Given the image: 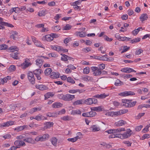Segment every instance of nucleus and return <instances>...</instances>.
I'll list each match as a JSON object with an SVG mask.
<instances>
[{
  "mask_svg": "<svg viewBox=\"0 0 150 150\" xmlns=\"http://www.w3.org/2000/svg\"><path fill=\"white\" fill-rule=\"evenodd\" d=\"M140 40L141 38H137L131 40V42L132 44H134L137 42H139L140 41Z\"/></svg>",
  "mask_w": 150,
  "mask_h": 150,
  "instance_id": "58836bf2",
  "label": "nucleus"
},
{
  "mask_svg": "<svg viewBox=\"0 0 150 150\" xmlns=\"http://www.w3.org/2000/svg\"><path fill=\"white\" fill-rule=\"evenodd\" d=\"M90 69L88 67H86L85 68L83 69V72L86 74H88L89 72Z\"/></svg>",
  "mask_w": 150,
  "mask_h": 150,
  "instance_id": "864d4df0",
  "label": "nucleus"
},
{
  "mask_svg": "<svg viewBox=\"0 0 150 150\" xmlns=\"http://www.w3.org/2000/svg\"><path fill=\"white\" fill-rule=\"evenodd\" d=\"M26 127H27V125L17 127L14 129V130L18 132L23 130Z\"/></svg>",
  "mask_w": 150,
  "mask_h": 150,
  "instance_id": "393cba45",
  "label": "nucleus"
},
{
  "mask_svg": "<svg viewBox=\"0 0 150 150\" xmlns=\"http://www.w3.org/2000/svg\"><path fill=\"white\" fill-rule=\"evenodd\" d=\"M51 48L52 49L57 51H60L61 50H62L61 47L59 46L57 47L51 46Z\"/></svg>",
  "mask_w": 150,
  "mask_h": 150,
  "instance_id": "a19ab883",
  "label": "nucleus"
},
{
  "mask_svg": "<svg viewBox=\"0 0 150 150\" xmlns=\"http://www.w3.org/2000/svg\"><path fill=\"white\" fill-rule=\"evenodd\" d=\"M31 65V64L29 60H25L23 63L20 65V67L23 69H25Z\"/></svg>",
  "mask_w": 150,
  "mask_h": 150,
  "instance_id": "0eeeda50",
  "label": "nucleus"
},
{
  "mask_svg": "<svg viewBox=\"0 0 150 150\" xmlns=\"http://www.w3.org/2000/svg\"><path fill=\"white\" fill-rule=\"evenodd\" d=\"M83 103L87 105H90L93 103L92 98H89L87 99L83 100Z\"/></svg>",
  "mask_w": 150,
  "mask_h": 150,
  "instance_id": "5701e85b",
  "label": "nucleus"
},
{
  "mask_svg": "<svg viewBox=\"0 0 150 150\" xmlns=\"http://www.w3.org/2000/svg\"><path fill=\"white\" fill-rule=\"evenodd\" d=\"M79 137V136H77L74 138H69L67 139V140L69 142H74L77 140Z\"/></svg>",
  "mask_w": 150,
  "mask_h": 150,
  "instance_id": "72a5a7b5",
  "label": "nucleus"
},
{
  "mask_svg": "<svg viewBox=\"0 0 150 150\" xmlns=\"http://www.w3.org/2000/svg\"><path fill=\"white\" fill-rule=\"evenodd\" d=\"M129 49V47H127V46H125L123 47V50L122 51L121 53H122L127 51Z\"/></svg>",
  "mask_w": 150,
  "mask_h": 150,
  "instance_id": "69168bd1",
  "label": "nucleus"
},
{
  "mask_svg": "<svg viewBox=\"0 0 150 150\" xmlns=\"http://www.w3.org/2000/svg\"><path fill=\"white\" fill-rule=\"evenodd\" d=\"M91 110L94 111L98 112L101 111H102V109L101 106H99L97 107H94L92 108Z\"/></svg>",
  "mask_w": 150,
  "mask_h": 150,
  "instance_id": "473e14b6",
  "label": "nucleus"
},
{
  "mask_svg": "<svg viewBox=\"0 0 150 150\" xmlns=\"http://www.w3.org/2000/svg\"><path fill=\"white\" fill-rule=\"evenodd\" d=\"M60 75V74L57 72H52L51 73L50 77L53 79H56L59 77Z\"/></svg>",
  "mask_w": 150,
  "mask_h": 150,
  "instance_id": "f8f14e48",
  "label": "nucleus"
},
{
  "mask_svg": "<svg viewBox=\"0 0 150 150\" xmlns=\"http://www.w3.org/2000/svg\"><path fill=\"white\" fill-rule=\"evenodd\" d=\"M126 123V122L125 121H124L123 120H121L117 122H116L115 124V126H120L124 125Z\"/></svg>",
  "mask_w": 150,
  "mask_h": 150,
  "instance_id": "6ab92c4d",
  "label": "nucleus"
},
{
  "mask_svg": "<svg viewBox=\"0 0 150 150\" xmlns=\"http://www.w3.org/2000/svg\"><path fill=\"white\" fill-rule=\"evenodd\" d=\"M113 130L114 133L117 134V133H120L122 131H125V128L120 127L116 129H113Z\"/></svg>",
  "mask_w": 150,
  "mask_h": 150,
  "instance_id": "412c9836",
  "label": "nucleus"
},
{
  "mask_svg": "<svg viewBox=\"0 0 150 150\" xmlns=\"http://www.w3.org/2000/svg\"><path fill=\"white\" fill-rule=\"evenodd\" d=\"M13 124V122L12 121H8L6 122H4L2 124H0V127H3L6 126H9Z\"/></svg>",
  "mask_w": 150,
  "mask_h": 150,
  "instance_id": "2eb2a0df",
  "label": "nucleus"
},
{
  "mask_svg": "<svg viewBox=\"0 0 150 150\" xmlns=\"http://www.w3.org/2000/svg\"><path fill=\"white\" fill-rule=\"evenodd\" d=\"M41 58H47V59L49 58L48 57H45L44 56H40L39 58L37 59L36 60V64L37 65H41V64L42 63L43 61L42 59Z\"/></svg>",
  "mask_w": 150,
  "mask_h": 150,
  "instance_id": "ddd939ff",
  "label": "nucleus"
},
{
  "mask_svg": "<svg viewBox=\"0 0 150 150\" xmlns=\"http://www.w3.org/2000/svg\"><path fill=\"white\" fill-rule=\"evenodd\" d=\"M148 18L147 15L146 13L142 14L140 17V20L142 22L147 20Z\"/></svg>",
  "mask_w": 150,
  "mask_h": 150,
  "instance_id": "4be33fe9",
  "label": "nucleus"
},
{
  "mask_svg": "<svg viewBox=\"0 0 150 150\" xmlns=\"http://www.w3.org/2000/svg\"><path fill=\"white\" fill-rule=\"evenodd\" d=\"M123 84V82L121 81L120 80L117 79L115 83V85L116 86H119L122 85Z\"/></svg>",
  "mask_w": 150,
  "mask_h": 150,
  "instance_id": "f704fd0d",
  "label": "nucleus"
},
{
  "mask_svg": "<svg viewBox=\"0 0 150 150\" xmlns=\"http://www.w3.org/2000/svg\"><path fill=\"white\" fill-rule=\"evenodd\" d=\"M76 34L77 36H79L80 37H85L86 35V33L83 32H76Z\"/></svg>",
  "mask_w": 150,
  "mask_h": 150,
  "instance_id": "aec40b11",
  "label": "nucleus"
},
{
  "mask_svg": "<svg viewBox=\"0 0 150 150\" xmlns=\"http://www.w3.org/2000/svg\"><path fill=\"white\" fill-rule=\"evenodd\" d=\"M91 128H92V130L93 132L97 131L100 130L99 128L96 125H93Z\"/></svg>",
  "mask_w": 150,
  "mask_h": 150,
  "instance_id": "37998d69",
  "label": "nucleus"
},
{
  "mask_svg": "<svg viewBox=\"0 0 150 150\" xmlns=\"http://www.w3.org/2000/svg\"><path fill=\"white\" fill-rule=\"evenodd\" d=\"M93 74L94 76L101 75V70L98 68V69L96 70V71L93 73Z\"/></svg>",
  "mask_w": 150,
  "mask_h": 150,
  "instance_id": "4c0bfd02",
  "label": "nucleus"
},
{
  "mask_svg": "<svg viewBox=\"0 0 150 150\" xmlns=\"http://www.w3.org/2000/svg\"><path fill=\"white\" fill-rule=\"evenodd\" d=\"M35 44L36 46L38 47H43L42 46V44L39 41H35Z\"/></svg>",
  "mask_w": 150,
  "mask_h": 150,
  "instance_id": "13d9d810",
  "label": "nucleus"
},
{
  "mask_svg": "<svg viewBox=\"0 0 150 150\" xmlns=\"http://www.w3.org/2000/svg\"><path fill=\"white\" fill-rule=\"evenodd\" d=\"M36 88L40 90L43 91L48 89V87L45 85L43 84L41 85H36Z\"/></svg>",
  "mask_w": 150,
  "mask_h": 150,
  "instance_id": "4468645a",
  "label": "nucleus"
},
{
  "mask_svg": "<svg viewBox=\"0 0 150 150\" xmlns=\"http://www.w3.org/2000/svg\"><path fill=\"white\" fill-rule=\"evenodd\" d=\"M143 52V50L141 49H139L138 50H136L135 52V54L136 55H139L141 53H142Z\"/></svg>",
  "mask_w": 150,
  "mask_h": 150,
  "instance_id": "6e6d98bb",
  "label": "nucleus"
},
{
  "mask_svg": "<svg viewBox=\"0 0 150 150\" xmlns=\"http://www.w3.org/2000/svg\"><path fill=\"white\" fill-rule=\"evenodd\" d=\"M9 49L12 53L10 54V56L15 59H18V56L19 54L17 52L18 49L16 46H11L9 47Z\"/></svg>",
  "mask_w": 150,
  "mask_h": 150,
  "instance_id": "f257e3e1",
  "label": "nucleus"
},
{
  "mask_svg": "<svg viewBox=\"0 0 150 150\" xmlns=\"http://www.w3.org/2000/svg\"><path fill=\"white\" fill-rule=\"evenodd\" d=\"M52 69L51 68H48L46 69L44 72L46 76H48L50 74L51 75L52 72Z\"/></svg>",
  "mask_w": 150,
  "mask_h": 150,
  "instance_id": "cd10ccee",
  "label": "nucleus"
},
{
  "mask_svg": "<svg viewBox=\"0 0 150 150\" xmlns=\"http://www.w3.org/2000/svg\"><path fill=\"white\" fill-rule=\"evenodd\" d=\"M75 98V96L68 94L65 95L64 101H70Z\"/></svg>",
  "mask_w": 150,
  "mask_h": 150,
  "instance_id": "1a4fd4ad",
  "label": "nucleus"
},
{
  "mask_svg": "<svg viewBox=\"0 0 150 150\" xmlns=\"http://www.w3.org/2000/svg\"><path fill=\"white\" fill-rule=\"evenodd\" d=\"M149 126H146V127L142 130V132L144 133H146L149 131Z\"/></svg>",
  "mask_w": 150,
  "mask_h": 150,
  "instance_id": "338daca9",
  "label": "nucleus"
},
{
  "mask_svg": "<svg viewBox=\"0 0 150 150\" xmlns=\"http://www.w3.org/2000/svg\"><path fill=\"white\" fill-rule=\"evenodd\" d=\"M45 15V11L44 10H42L39 11L38 13V15L39 16H44Z\"/></svg>",
  "mask_w": 150,
  "mask_h": 150,
  "instance_id": "de8ad7c7",
  "label": "nucleus"
},
{
  "mask_svg": "<svg viewBox=\"0 0 150 150\" xmlns=\"http://www.w3.org/2000/svg\"><path fill=\"white\" fill-rule=\"evenodd\" d=\"M71 40V38H66L64 40V42L65 44H67L68 42H69Z\"/></svg>",
  "mask_w": 150,
  "mask_h": 150,
  "instance_id": "0e129e2a",
  "label": "nucleus"
},
{
  "mask_svg": "<svg viewBox=\"0 0 150 150\" xmlns=\"http://www.w3.org/2000/svg\"><path fill=\"white\" fill-rule=\"evenodd\" d=\"M62 104L58 102H56L52 104V107L54 108H59L62 106Z\"/></svg>",
  "mask_w": 150,
  "mask_h": 150,
  "instance_id": "b1692460",
  "label": "nucleus"
},
{
  "mask_svg": "<svg viewBox=\"0 0 150 150\" xmlns=\"http://www.w3.org/2000/svg\"><path fill=\"white\" fill-rule=\"evenodd\" d=\"M81 112L79 110H73L72 111V113L73 115H75L76 114H81Z\"/></svg>",
  "mask_w": 150,
  "mask_h": 150,
  "instance_id": "c03bdc74",
  "label": "nucleus"
},
{
  "mask_svg": "<svg viewBox=\"0 0 150 150\" xmlns=\"http://www.w3.org/2000/svg\"><path fill=\"white\" fill-rule=\"evenodd\" d=\"M61 119L62 120L65 121L69 120H70L69 117L68 116L63 117L61 118Z\"/></svg>",
  "mask_w": 150,
  "mask_h": 150,
  "instance_id": "680f3d73",
  "label": "nucleus"
},
{
  "mask_svg": "<svg viewBox=\"0 0 150 150\" xmlns=\"http://www.w3.org/2000/svg\"><path fill=\"white\" fill-rule=\"evenodd\" d=\"M118 95L121 96L125 97L129 96L134 95L135 93L131 91H125L119 93Z\"/></svg>",
  "mask_w": 150,
  "mask_h": 150,
  "instance_id": "20e7f679",
  "label": "nucleus"
},
{
  "mask_svg": "<svg viewBox=\"0 0 150 150\" xmlns=\"http://www.w3.org/2000/svg\"><path fill=\"white\" fill-rule=\"evenodd\" d=\"M116 137L121 138L122 139H123V134H115Z\"/></svg>",
  "mask_w": 150,
  "mask_h": 150,
  "instance_id": "e2e57ef3",
  "label": "nucleus"
},
{
  "mask_svg": "<svg viewBox=\"0 0 150 150\" xmlns=\"http://www.w3.org/2000/svg\"><path fill=\"white\" fill-rule=\"evenodd\" d=\"M128 112V110H127L124 109L120 110L119 111L117 112V115L123 114L125 113Z\"/></svg>",
  "mask_w": 150,
  "mask_h": 150,
  "instance_id": "7c9ffc66",
  "label": "nucleus"
},
{
  "mask_svg": "<svg viewBox=\"0 0 150 150\" xmlns=\"http://www.w3.org/2000/svg\"><path fill=\"white\" fill-rule=\"evenodd\" d=\"M67 82L74 84L75 83V81L71 77H68L67 79Z\"/></svg>",
  "mask_w": 150,
  "mask_h": 150,
  "instance_id": "49530a36",
  "label": "nucleus"
},
{
  "mask_svg": "<svg viewBox=\"0 0 150 150\" xmlns=\"http://www.w3.org/2000/svg\"><path fill=\"white\" fill-rule=\"evenodd\" d=\"M104 39L106 40L109 42H111L112 40V38H109L108 36L106 35H104L103 36Z\"/></svg>",
  "mask_w": 150,
  "mask_h": 150,
  "instance_id": "052dcab7",
  "label": "nucleus"
},
{
  "mask_svg": "<svg viewBox=\"0 0 150 150\" xmlns=\"http://www.w3.org/2000/svg\"><path fill=\"white\" fill-rule=\"evenodd\" d=\"M89 117H92L94 116L96 114V113L94 111H91L89 112Z\"/></svg>",
  "mask_w": 150,
  "mask_h": 150,
  "instance_id": "09e8293b",
  "label": "nucleus"
},
{
  "mask_svg": "<svg viewBox=\"0 0 150 150\" xmlns=\"http://www.w3.org/2000/svg\"><path fill=\"white\" fill-rule=\"evenodd\" d=\"M57 96L59 99L64 100L65 95H64L62 94H59L57 95Z\"/></svg>",
  "mask_w": 150,
  "mask_h": 150,
  "instance_id": "3c124183",
  "label": "nucleus"
},
{
  "mask_svg": "<svg viewBox=\"0 0 150 150\" xmlns=\"http://www.w3.org/2000/svg\"><path fill=\"white\" fill-rule=\"evenodd\" d=\"M106 115L108 116H113L114 115H117V112H109L107 113Z\"/></svg>",
  "mask_w": 150,
  "mask_h": 150,
  "instance_id": "e433bc0d",
  "label": "nucleus"
},
{
  "mask_svg": "<svg viewBox=\"0 0 150 150\" xmlns=\"http://www.w3.org/2000/svg\"><path fill=\"white\" fill-rule=\"evenodd\" d=\"M61 55H62L63 57H62L61 58V59L62 60L64 61H67L68 60L67 57H68V56L67 55L62 54H61Z\"/></svg>",
  "mask_w": 150,
  "mask_h": 150,
  "instance_id": "a18cd8bd",
  "label": "nucleus"
},
{
  "mask_svg": "<svg viewBox=\"0 0 150 150\" xmlns=\"http://www.w3.org/2000/svg\"><path fill=\"white\" fill-rule=\"evenodd\" d=\"M26 135L25 134H23L19 136H17L16 138L17 139H24L26 138Z\"/></svg>",
  "mask_w": 150,
  "mask_h": 150,
  "instance_id": "ea45409f",
  "label": "nucleus"
},
{
  "mask_svg": "<svg viewBox=\"0 0 150 150\" xmlns=\"http://www.w3.org/2000/svg\"><path fill=\"white\" fill-rule=\"evenodd\" d=\"M54 28H53V27H52L53 28V30H54L55 31H58L59 30H60L61 28L60 26L57 25L55 26H54Z\"/></svg>",
  "mask_w": 150,
  "mask_h": 150,
  "instance_id": "5fc2aeb1",
  "label": "nucleus"
},
{
  "mask_svg": "<svg viewBox=\"0 0 150 150\" xmlns=\"http://www.w3.org/2000/svg\"><path fill=\"white\" fill-rule=\"evenodd\" d=\"M45 38V40L47 41H50L53 39V38L51 34L50 35H46Z\"/></svg>",
  "mask_w": 150,
  "mask_h": 150,
  "instance_id": "a878e982",
  "label": "nucleus"
},
{
  "mask_svg": "<svg viewBox=\"0 0 150 150\" xmlns=\"http://www.w3.org/2000/svg\"><path fill=\"white\" fill-rule=\"evenodd\" d=\"M100 60H102L104 61H110V59L105 57V56H102L100 57Z\"/></svg>",
  "mask_w": 150,
  "mask_h": 150,
  "instance_id": "603ef678",
  "label": "nucleus"
},
{
  "mask_svg": "<svg viewBox=\"0 0 150 150\" xmlns=\"http://www.w3.org/2000/svg\"><path fill=\"white\" fill-rule=\"evenodd\" d=\"M54 125V123L52 122H48L44 123V127L42 128V130H45L48 128H49L52 127Z\"/></svg>",
  "mask_w": 150,
  "mask_h": 150,
  "instance_id": "39448f33",
  "label": "nucleus"
},
{
  "mask_svg": "<svg viewBox=\"0 0 150 150\" xmlns=\"http://www.w3.org/2000/svg\"><path fill=\"white\" fill-rule=\"evenodd\" d=\"M8 48V46L6 45H0V50H4L7 49Z\"/></svg>",
  "mask_w": 150,
  "mask_h": 150,
  "instance_id": "8fccbe9b",
  "label": "nucleus"
},
{
  "mask_svg": "<svg viewBox=\"0 0 150 150\" xmlns=\"http://www.w3.org/2000/svg\"><path fill=\"white\" fill-rule=\"evenodd\" d=\"M72 26L68 24H67L63 28V30H69L71 28Z\"/></svg>",
  "mask_w": 150,
  "mask_h": 150,
  "instance_id": "79ce46f5",
  "label": "nucleus"
},
{
  "mask_svg": "<svg viewBox=\"0 0 150 150\" xmlns=\"http://www.w3.org/2000/svg\"><path fill=\"white\" fill-rule=\"evenodd\" d=\"M143 127L142 125H140L139 126H137L135 128V130L137 132L140 131Z\"/></svg>",
  "mask_w": 150,
  "mask_h": 150,
  "instance_id": "774afa93",
  "label": "nucleus"
},
{
  "mask_svg": "<svg viewBox=\"0 0 150 150\" xmlns=\"http://www.w3.org/2000/svg\"><path fill=\"white\" fill-rule=\"evenodd\" d=\"M57 139L56 137H53L51 139V142L52 144L54 146H56L57 144Z\"/></svg>",
  "mask_w": 150,
  "mask_h": 150,
  "instance_id": "2f4dec72",
  "label": "nucleus"
},
{
  "mask_svg": "<svg viewBox=\"0 0 150 150\" xmlns=\"http://www.w3.org/2000/svg\"><path fill=\"white\" fill-rule=\"evenodd\" d=\"M83 103V100H78L75 101L73 103V105H79L82 104Z\"/></svg>",
  "mask_w": 150,
  "mask_h": 150,
  "instance_id": "bb28decb",
  "label": "nucleus"
},
{
  "mask_svg": "<svg viewBox=\"0 0 150 150\" xmlns=\"http://www.w3.org/2000/svg\"><path fill=\"white\" fill-rule=\"evenodd\" d=\"M33 72L38 80H40L41 79V78L40 75L42 72V71L41 69H36L33 71Z\"/></svg>",
  "mask_w": 150,
  "mask_h": 150,
  "instance_id": "423d86ee",
  "label": "nucleus"
},
{
  "mask_svg": "<svg viewBox=\"0 0 150 150\" xmlns=\"http://www.w3.org/2000/svg\"><path fill=\"white\" fill-rule=\"evenodd\" d=\"M3 21V19L0 17V29H4L5 28L4 26V25L5 24V22L2 21Z\"/></svg>",
  "mask_w": 150,
  "mask_h": 150,
  "instance_id": "c85d7f7f",
  "label": "nucleus"
},
{
  "mask_svg": "<svg viewBox=\"0 0 150 150\" xmlns=\"http://www.w3.org/2000/svg\"><path fill=\"white\" fill-rule=\"evenodd\" d=\"M42 141L46 140L49 137V136L47 134H43L42 136L41 137Z\"/></svg>",
  "mask_w": 150,
  "mask_h": 150,
  "instance_id": "c9c22d12",
  "label": "nucleus"
},
{
  "mask_svg": "<svg viewBox=\"0 0 150 150\" xmlns=\"http://www.w3.org/2000/svg\"><path fill=\"white\" fill-rule=\"evenodd\" d=\"M54 96V94L52 92H48L45 95V100H47L49 98L50 96L52 97Z\"/></svg>",
  "mask_w": 150,
  "mask_h": 150,
  "instance_id": "c756f323",
  "label": "nucleus"
},
{
  "mask_svg": "<svg viewBox=\"0 0 150 150\" xmlns=\"http://www.w3.org/2000/svg\"><path fill=\"white\" fill-rule=\"evenodd\" d=\"M132 131L130 129H127L126 132L123 134V139H126L129 137L132 134Z\"/></svg>",
  "mask_w": 150,
  "mask_h": 150,
  "instance_id": "9b49d317",
  "label": "nucleus"
},
{
  "mask_svg": "<svg viewBox=\"0 0 150 150\" xmlns=\"http://www.w3.org/2000/svg\"><path fill=\"white\" fill-rule=\"evenodd\" d=\"M23 140L24 142L29 143L31 144H35V140L31 137L25 138L23 139Z\"/></svg>",
  "mask_w": 150,
  "mask_h": 150,
  "instance_id": "dca6fc26",
  "label": "nucleus"
},
{
  "mask_svg": "<svg viewBox=\"0 0 150 150\" xmlns=\"http://www.w3.org/2000/svg\"><path fill=\"white\" fill-rule=\"evenodd\" d=\"M91 50L90 47H86L83 48L82 51L85 52H88L91 51Z\"/></svg>",
  "mask_w": 150,
  "mask_h": 150,
  "instance_id": "4d7b16f0",
  "label": "nucleus"
},
{
  "mask_svg": "<svg viewBox=\"0 0 150 150\" xmlns=\"http://www.w3.org/2000/svg\"><path fill=\"white\" fill-rule=\"evenodd\" d=\"M15 145L16 146H23L26 145V144L24 141L22 140H17L14 143Z\"/></svg>",
  "mask_w": 150,
  "mask_h": 150,
  "instance_id": "6e6552de",
  "label": "nucleus"
},
{
  "mask_svg": "<svg viewBox=\"0 0 150 150\" xmlns=\"http://www.w3.org/2000/svg\"><path fill=\"white\" fill-rule=\"evenodd\" d=\"M82 78L83 80L86 81H91L93 80L92 77L87 75H84L82 76Z\"/></svg>",
  "mask_w": 150,
  "mask_h": 150,
  "instance_id": "f3484780",
  "label": "nucleus"
},
{
  "mask_svg": "<svg viewBox=\"0 0 150 150\" xmlns=\"http://www.w3.org/2000/svg\"><path fill=\"white\" fill-rule=\"evenodd\" d=\"M33 72L29 71L27 74L28 79L31 83L33 84L35 83V79L34 76Z\"/></svg>",
  "mask_w": 150,
  "mask_h": 150,
  "instance_id": "7ed1b4c3",
  "label": "nucleus"
},
{
  "mask_svg": "<svg viewBox=\"0 0 150 150\" xmlns=\"http://www.w3.org/2000/svg\"><path fill=\"white\" fill-rule=\"evenodd\" d=\"M108 96V95H106L105 93H103V94H101L100 95H96L93 96V97L94 98H98L100 99H103L105 98Z\"/></svg>",
  "mask_w": 150,
  "mask_h": 150,
  "instance_id": "a211bd4d",
  "label": "nucleus"
},
{
  "mask_svg": "<svg viewBox=\"0 0 150 150\" xmlns=\"http://www.w3.org/2000/svg\"><path fill=\"white\" fill-rule=\"evenodd\" d=\"M121 71L122 72L129 73L132 72H136V71L134 70L133 69L128 67H125L122 69Z\"/></svg>",
  "mask_w": 150,
  "mask_h": 150,
  "instance_id": "9d476101",
  "label": "nucleus"
},
{
  "mask_svg": "<svg viewBox=\"0 0 150 150\" xmlns=\"http://www.w3.org/2000/svg\"><path fill=\"white\" fill-rule=\"evenodd\" d=\"M132 100H129L128 99L123 100L122 105L127 107H132L134 106L137 103V101H134L132 102Z\"/></svg>",
  "mask_w": 150,
  "mask_h": 150,
  "instance_id": "f03ea898",
  "label": "nucleus"
},
{
  "mask_svg": "<svg viewBox=\"0 0 150 150\" xmlns=\"http://www.w3.org/2000/svg\"><path fill=\"white\" fill-rule=\"evenodd\" d=\"M47 116L49 117H54L56 116V114L54 113L48 112L46 114Z\"/></svg>",
  "mask_w": 150,
  "mask_h": 150,
  "instance_id": "bf43d9fd",
  "label": "nucleus"
}]
</instances>
